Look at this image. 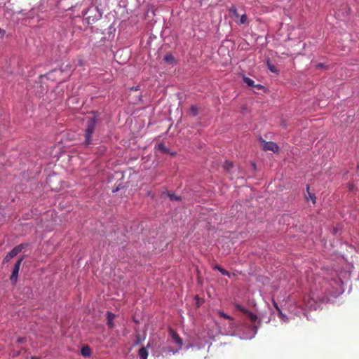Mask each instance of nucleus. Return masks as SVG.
Segmentation results:
<instances>
[{"label":"nucleus","instance_id":"obj_6","mask_svg":"<svg viewBox=\"0 0 359 359\" xmlns=\"http://www.w3.org/2000/svg\"><path fill=\"white\" fill-rule=\"evenodd\" d=\"M243 81L248 86H250V87H252V86H255L258 89H260L261 88H262V86L261 85H257L255 86V81L248 78V77H246V76H243Z\"/></svg>","mask_w":359,"mask_h":359},{"label":"nucleus","instance_id":"obj_14","mask_svg":"<svg viewBox=\"0 0 359 359\" xmlns=\"http://www.w3.org/2000/svg\"><path fill=\"white\" fill-rule=\"evenodd\" d=\"M229 11L231 13H232L234 16L236 17H238L239 15L238 13V11H237V8L235 6H232L230 9H229Z\"/></svg>","mask_w":359,"mask_h":359},{"label":"nucleus","instance_id":"obj_28","mask_svg":"<svg viewBox=\"0 0 359 359\" xmlns=\"http://www.w3.org/2000/svg\"><path fill=\"white\" fill-rule=\"evenodd\" d=\"M274 305H275V306L276 307V309H277L278 310H279V309H278V306H277V304H274Z\"/></svg>","mask_w":359,"mask_h":359},{"label":"nucleus","instance_id":"obj_9","mask_svg":"<svg viewBox=\"0 0 359 359\" xmlns=\"http://www.w3.org/2000/svg\"><path fill=\"white\" fill-rule=\"evenodd\" d=\"M81 353L83 356L88 357V356L90 355L91 350L88 346H85L82 347V348L81 350Z\"/></svg>","mask_w":359,"mask_h":359},{"label":"nucleus","instance_id":"obj_12","mask_svg":"<svg viewBox=\"0 0 359 359\" xmlns=\"http://www.w3.org/2000/svg\"><path fill=\"white\" fill-rule=\"evenodd\" d=\"M245 314L253 323L255 322L256 320L257 319V316L254 314L252 312L250 311L249 310H247Z\"/></svg>","mask_w":359,"mask_h":359},{"label":"nucleus","instance_id":"obj_7","mask_svg":"<svg viewBox=\"0 0 359 359\" xmlns=\"http://www.w3.org/2000/svg\"><path fill=\"white\" fill-rule=\"evenodd\" d=\"M115 318V315L111 313V312H108L107 313V325L110 327V328H112L114 327V323H113V320Z\"/></svg>","mask_w":359,"mask_h":359},{"label":"nucleus","instance_id":"obj_3","mask_svg":"<svg viewBox=\"0 0 359 359\" xmlns=\"http://www.w3.org/2000/svg\"><path fill=\"white\" fill-rule=\"evenodd\" d=\"M23 259H24L23 257H21L20 259H19L15 262V264L14 265L12 273H11V277H10V280L12 282L13 284H15L17 280H18V273H19V271H20V265H21V264H22V262L23 261Z\"/></svg>","mask_w":359,"mask_h":359},{"label":"nucleus","instance_id":"obj_27","mask_svg":"<svg viewBox=\"0 0 359 359\" xmlns=\"http://www.w3.org/2000/svg\"><path fill=\"white\" fill-rule=\"evenodd\" d=\"M350 189H351V190H353V185H351V186H350Z\"/></svg>","mask_w":359,"mask_h":359},{"label":"nucleus","instance_id":"obj_8","mask_svg":"<svg viewBox=\"0 0 359 359\" xmlns=\"http://www.w3.org/2000/svg\"><path fill=\"white\" fill-rule=\"evenodd\" d=\"M140 359H147L148 351L145 347H142L138 352Z\"/></svg>","mask_w":359,"mask_h":359},{"label":"nucleus","instance_id":"obj_5","mask_svg":"<svg viewBox=\"0 0 359 359\" xmlns=\"http://www.w3.org/2000/svg\"><path fill=\"white\" fill-rule=\"evenodd\" d=\"M169 334L172 337V339L175 341V342L181 347L182 345V339L179 336V334L172 328H170V330H169Z\"/></svg>","mask_w":359,"mask_h":359},{"label":"nucleus","instance_id":"obj_25","mask_svg":"<svg viewBox=\"0 0 359 359\" xmlns=\"http://www.w3.org/2000/svg\"><path fill=\"white\" fill-rule=\"evenodd\" d=\"M323 66H324V65H323V64H322V63H319V64H318V65H317V67H318V68H321V67H323Z\"/></svg>","mask_w":359,"mask_h":359},{"label":"nucleus","instance_id":"obj_24","mask_svg":"<svg viewBox=\"0 0 359 359\" xmlns=\"http://www.w3.org/2000/svg\"><path fill=\"white\" fill-rule=\"evenodd\" d=\"M221 267H222V266H219V265H217H217H215V266H213V269H217V270H218V271H219V269H221Z\"/></svg>","mask_w":359,"mask_h":359},{"label":"nucleus","instance_id":"obj_22","mask_svg":"<svg viewBox=\"0 0 359 359\" xmlns=\"http://www.w3.org/2000/svg\"><path fill=\"white\" fill-rule=\"evenodd\" d=\"M309 196H310V198L313 201V203H315V200H316V197L313 194H311L310 193H309Z\"/></svg>","mask_w":359,"mask_h":359},{"label":"nucleus","instance_id":"obj_4","mask_svg":"<svg viewBox=\"0 0 359 359\" xmlns=\"http://www.w3.org/2000/svg\"><path fill=\"white\" fill-rule=\"evenodd\" d=\"M260 141L262 142V146L264 151H271L273 152H277L278 151V145L273 142H266L262 138Z\"/></svg>","mask_w":359,"mask_h":359},{"label":"nucleus","instance_id":"obj_11","mask_svg":"<svg viewBox=\"0 0 359 359\" xmlns=\"http://www.w3.org/2000/svg\"><path fill=\"white\" fill-rule=\"evenodd\" d=\"M266 66L271 72L276 74L278 73V70L277 69L276 67L274 65H273L269 60H267Z\"/></svg>","mask_w":359,"mask_h":359},{"label":"nucleus","instance_id":"obj_2","mask_svg":"<svg viewBox=\"0 0 359 359\" xmlns=\"http://www.w3.org/2000/svg\"><path fill=\"white\" fill-rule=\"evenodd\" d=\"M27 245V243H22L15 247H14L3 259V263L8 262L12 258L15 257L18 253H20L22 249H24Z\"/></svg>","mask_w":359,"mask_h":359},{"label":"nucleus","instance_id":"obj_16","mask_svg":"<svg viewBox=\"0 0 359 359\" xmlns=\"http://www.w3.org/2000/svg\"><path fill=\"white\" fill-rule=\"evenodd\" d=\"M218 314L219 315L220 317H222L225 319L232 320V318L230 316H229L228 314H226V313H224L223 311H219L218 312Z\"/></svg>","mask_w":359,"mask_h":359},{"label":"nucleus","instance_id":"obj_15","mask_svg":"<svg viewBox=\"0 0 359 359\" xmlns=\"http://www.w3.org/2000/svg\"><path fill=\"white\" fill-rule=\"evenodd\" d=\"M233 168V163L230 161H226L224 165V168L226 170H229Z\"/></svg>","mask_w":359,"mask_h":359},{"label":"nucleus","instance_id":"obj_17","mask_svg":"<svg viewBox=\"0 0 359 359\" xmlns=\"http://www.w3.org/2000/svg\"><path fill=\"white\" fill-rule=\"evenodd\" d=\"M235 307L238 311H240L243 312V313H245L248 310L245 308H244L243 306H241V304H236Z\"/></svg>","mask_w":359,"mask_h":359},{"label":"nucleus","instance_id":"obj_18","mask_svg":"<svg viewBox=\"0 0 359 359\" xmlns=\"http://www.w3.org/2000/svg\"><path fill=\"white\" fill-rule=\"evenodd\" d=\"M168 196H169L170 200H176V201L180 200V197L176 196L174 194L168 193Z\"/></svg>","mask_w":359,"mask_h":359},{"label":"nucleus","instance_id":"obj_1","mask_svg":"<svg viewBox=\"0 0 359 359\" xmlns=\"http://www.w3.org/2000/svg\"><path fill=\"white\" fill-rule=\"evenodd\" d=\"M97 122V115L95 111L92 112L91 116L86 118V128L84 130V144L89 145L92 144V135L95 132V126Z\"/></svg>","mask_w":359,"mask_h":359},{"label":"nucleus","instance_id":"obj_29","mask_svg":"<svg viewBox=\"0 0 359 359\" xmlns=\"http://www.w3.org/2000/svg\"><path fill=\"white\" fill-rule=\"evenodd\" d=\"M32 359H36L35 357H32Z\"/></svg>","mask_w":359,"mask_h":359},{"label":"nucleus","instance_id":"obj_13","mask_svg":"<svg viewBox=\"0 0 359 359\" xmlns=\"http://www.w3.org/2000/svg\"><path fill=\"white\" fill-rule=\"evenodd\" d=\"M158 149L163 153L168 152V149H167V147H165V145L163 143H161V144H158Z\"/></svg>","mask_w":359,"mask_h":359},{"label":"nucleus","instance_id":"obj_20","mask_svg":"<svg viewBox=\"0 0 359 359\" xmlns=\"http://www.w3.org/2000/svg\"><path fill=\"white\" fill-rule=\"evenodd\" d=\"M193 116H196L198 114V109L196 106H191L190 109Z\"/></svg>","mask_w":359,"mask_h":359},{"label":"nucleus","instance_id":"obj_21","mask_svg":"<svg viewBox=\"0 0 359 359\" xmlns=\"http://www.w3.org/2000/svg\"><path fill=\"white\" fill-rule=\"evenodd\" d=\"M247 15L245 14H243L241 16L240 22L241 24H245L247 21Z\"/></svg>","mask_w":359,"mask_h":359},{"label":"nucleus","instance_id":"obj_23","mask_svg":"<svg viewBox=\"0 0 359 359\" xmlns=\"http://www.w3.org/2000/svg\"><path fill=\"white\" fill-rule=\"evenodd\" d=\"M5 34V31L0 28V35L3 36Z\"/></svg>","mask_w":359,"mask_h":359},{"label":"nucleus","instance_id":"obj_19","mask_svg":"<svg viewBox=\"0 0 359 359\" xmlns=\"http://www.w3.org/2000/svg\"><path fill=\"white\" fill-rule=\"evenodd\" d=\"M219 271L223 275L230 276V273L222 267L219 269Z\"/></svg>","mask_w":359,"mask_h":359},{"label":"nucleus","instance_id":"obj_26","mask_svg":"<svg viewBox=\"0 0 359 359\" xmlns=\"http://www.w3.org/2000/svg\"><path fill=\"white\" fill-rule=\"evenodd\" d=\"M23 341H24V339H23L22 338H19V339H18V341L19 343H22V342H23Z\"/></svg>","mask_w":359,"mask_h":359},{"label":"nucleus","instance_id":"obj_10","mask_svg":"<svg viewBox=\"0 0 359 359\" xmlns=\"http://www.w3.org/2000/svg\"><path fill=\"white\" fill-rule=\"evenodd\" d=\"M164 61L168 64H174L175 62V57L170 53L166 54L163 58Z\"/></svg>","mask_w":359,"mask_h":359}]
</instances>
